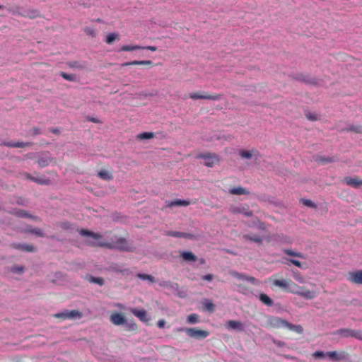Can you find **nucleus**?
I'll return each instance as SVG.
<instances>
[{
    "mask_svg": "<svg viewBox=\"0 0 362 362\" xmlns=\"http://www.w3.org/2000/svg\"><path fill=\"white\" fill-rule=\"evenodd\" d=\"M79 234L82 236H88L95 240H88L87 245L91 247H105L108 249H117L122 251L129 252L132 251L131 247L128 245L127 240L124 238H119L114 243H107L100 240L103 236L100 233H94L88 230L81 229Z\"/></svg>",
    "mask_w": 362,
    "mask_h": 362,
    "instance_id": "obj_1",
    "label": "nucleus"
},
{
    "mask_svg": "<svg viewBox=\"0 0 362 362\" xmlns=\"http://www.w3.org/2000/svg\"><path fill=\"white\" fill-rule=\"evenodd\" d=\"M289 286L288 292L294 293L303 297L305 299L312 300L315 298L317 293L314 291H310L305 287L299 286L294 283L291 279L289 280Z\"/></svg>",
    "mask_w": 362,
    "mask_h": 362,
    "instance_id": "obj_2",
    "label": "nucleus"
},
{
    "mask_svg": "<svg viewBox=\"0 0 362 362\" xmlns=\"http://www.w3.org/2000/svg\"><path fill=\"white\" fill-rule=\"evenodd\" d=\"M176 330L178 332H185L189 337L197 340L204 339L209 335V332L208 330L199 329L196 327H180Z\"/></svg>",
    "mask_w": 362,
    "mask_h": 362,
    "instance_id": "obj_3",
    "label": "nucleus"
},
{
    "mask_svg": "<svg viewBox=\"0 0 362 362\" xmlns=\"http://www.w3.org/2000/svg\"><path fill=\"white\" fill-rule=\"evenodd\" d=\"M334 335H337L340 338L353 337L362 341V330L352 329L349 328H341L337 329L333 332Z\"/></svg>",
    "mask_w": 362,
    "mask_h": 362,
    "instance_id": "obj_4",
    "label": "nucleus"
},
{
    "mask_svg": "<svg viewBox=\"0 0 362 362\" xmlns=\"http://www.w3.org/2000/svg\"><path fill=\"white\" fill-rule=\"evenodd\" d=\"M189 97L193 100L197 99H206L211 100H219L222 98V95L221 94H209L204 91L192 93L189 94Z\"/></svg>",
    "mask_w": 362,
    "mask_h": 362,
    "instance_id": "obj_5",
    "label": "nucleus"
},
{
    "mask_svg": "<svg viewBox=\"0 0 362 362\" xmlns=\"http://www.w3.org/2000/svg\"><path fill=\"white\" fill-rule=\"evenodd\" d=\"M197 157L203 158L204 160V165L210 168L214 166L220 160L219 156L217 154L211 153L199 154Z\"/></svg>",
    "mask_w": 362,
    "mask_h": 362,
    "instance_id": "obj_6",
    "label": "nucleus"
},
{
    "mask_svg": "<svg viewBox=\"0 0 362 362\" xmlns=\"http://www.w3.org/2000/svg\"><path fill=\"white\" fill-rule=\"evenodd\" d=\"M229 211L233 214H242L247 217H250L253 215L252 211L250 210L249 206L245 204L244 206H232L230 207Z\"/></svg>",
    "mask_w": 362,
    "mask_h": 362,
    "instance_id": "obj_7",
    "label": "nucleus"
},
{
    "mask_svg": "<svg viewBox=\"0 0 362 362\" xmlns=\"http://www.w3.org/2000/svg\"><path fill=\"white\" fill-rule=\"evenodd\" d=\"M326 356H327L330 360L338 362L346 358L347 354L344 351H327L326 353Z\"/></svg>",
    "mask_w": 362,
    "mask_h": 362,
    "instance_id": "obj_8",
    "label": "nucleus"
},
{
    "mask_svg": "<svg viewBox=\"0 0 362 362\" xmlns=\"http://www.w3.org/2000/svg\"><path fill=\"white\" fill-rule=\"evenodd\" d=\"M347 279L353 284H362V270L349 272Z\"/></svg>",
    "mask_w": 362,
    "mask_h": 362,
    "instance_id": "obj_9",
    "label": "nucleus"
},
{
    "mask_svg": "<svg viewBox=\"0 0 362 362\" xmlns=\"http://www.w3.org/2000/svg\"><path fill=\"white\" fill-rule=\"evenodd\" d=\"M129 312L132 313L134 316L139 318V320L143 322H147L149 319L147 317V313L144 309H137L134 308H130L129 309Z\"/></svg>",
    "mask_w": 362,
    "mask_h": 362,
    "instance_id": "obj_10",
    "label": "nucleus"
},
{
    "mask_svg": "<svg viewBox=\"0 0 362 362\" xmlns=\"http://www.w3.org/2000/svg\"><path fill=\"white\" fill-rule=\"evenodd\" d=\"M287 322L286 320L279 317H273L269 320V326L273 328L286 327Z\"/></svg>",
    "mask_w": 362,
    "mask_h": 362,
    "instance_id": "obj_11",
    "label": "nucleus"
},
{
    "mask_svg": "<svg viewBox=\"0 0 362 362\" xmlns=\"http://www.w3.org/2000/svg\"><path fill=\"white\" fill-rule=\"evenodd\" d=\"M24 177L25 179L27 180H31L34 182H36L37 184H40V185H49L50 183V180L48 178H46L45 177H34L33 175H31L30 174L28 173H25L23 174Z\"/></svg>",
    "mask_w": 362,
    "mask_h": 362,
    "instance_id": "obj_12",
    "label": "nucleus"
},
{
    "mask_svg": "<svg viewBox=\"0 0 362 362\" xmlns=\"http://www.w3.org/2000/svg\"><path fill=\"white\" fill-rule=\"evenodd\" d=\"M110 322L115 325H122L125 323V317L120 313H113L110 317Z\"/></svg>",
    "mask_w": 362,
    "mask_h": 362,
    "instance_id": "obj_13",
    "label": "nucleus"
},
{
    "mask_svg": "<svg viewBox=\"0 0 362 362\" xmlns=\"http://www.w3.org/2000/svg\"><path fill=\"white\" fill-rule=\"evenodd\" d=\"M8 11H9V12H11V13H12L13 14H19V15H21L22 16L28 17V18H35L39 16V11L37 10H35V9L28 10V11H25L23 13H19L18 11L17 8L16 9L8 8Z\"/></svg>",
    "mask_w": 362,
    "mask_h": 362,
    "instance_id": "obj_14",
    "label": "nucleus"
},
{
    "mask_svg": "<svg viewBox=\"0 0 362 362\" xmlns=\"http://www.w3.org/2000/svg\"><path fill=\"white\" fill-rule=\"evenodd\" d=\"M231 274H232L233 276H234L235 278H236V279H238L239 280L247 281L250 282L252 284H258V280L257 279H255V277H253V276H247V275L244 274L238 273L237 272H233L231 273Z\"/></svg>",
    "mask_w": 362,
    "mask_h": 362,
    "instance_id": "obj_15",
    "label": "nucleus"
},
{
    "mask_svg": "<svg viewBox=\"0 0 362 362\" xmlns=\"http://www.w3.org/2000/svg\"><path fill=\"white\" fill-rule=\"evenodd\" d=\"M226 327L228 329H234L239 332L244 330L243 322L238 320H228L226 322Z\"/></svg>",
    "mask_w": 362,
    "mask_h": 362,
    "instance_id": "obj_16",
    "label": "nucleus"
},
{
    "mask_svg": "<svg viewBox=\"0 0 362 362\" xmlns=\"http://www.w3.org/2000/svg\"><path fill=\"white\" fill-rule=\"evenodd\" d=\"M289 280L290 279H271L272 281V284L276 287L281 288V289L288 292V286H289Z\"/></svg>",
    "mask_w": 362,
    "mask_h": 362,
    "instance_id": "obj_17",
    "label": "nucleus"
},
{
    "mask_svg": "<svg viewBox=\"0 0 362 362\" xmlns=\"http://www.w3.org/2000/svg\"><path fill=\"white\" fill-rule=\"evenodd\" d=\"M344 180L347 185L351 186L354 188H358L362 185V180L359 179L358 177H346Z\"/></svg>",
    "mask_w": 362,
    "mask_h": 362,
    "instance_id": "obj_18",
    "label": "nucleus"
},
{
    "mask_svg": "<svg viewBox=\"0 0 362 362\" xmlns=\"http://www.w3.org/2000/svg\"><path fill=\"white\" fill-rule=\"evenodd\" d=\"M11 247L16 250L25 252H35V248L33 245L13 243Z\"/></svg>",
    "mask_w": 362,
    "mask_h": 362,
    "instance_id": "obj_19",
    "label": "nucleus"
},
{
    "mask_svg": "<svg viewBox=\"0 0 362 362\" xmlns=\"http://www.w3.org/2000/svg\"><path fill=\"white\" fill-rule=\"evenodd\" d=\"M132 65H148L153 66V63L151 60H141V61H132L129 62H124L122 64V66H127Z\"/></svg>",
    "mask_w": 362,
    "mask_h": 362,
    "instance_id": "obj_20",
    "label": "nucleus"
},
{
    "mask_svg": "<svg viewBox=\"0 0 362 362\" xmlns=\"http://www.w3.org/2000/svg\"><path fill=\"white\" fill-rule=\"evenodd\" d=\"M3 144L8 147H12V148H24L26 146H30L32 145V143L30 142H4Z\"/></svg>",
    "mask_w": 362,
    "mask_h": 362,
    "instance_id": "obj_21",
    "label": "nucleus"
},
{
    "mask_svg": "<svg viewBox=\"0 0 362 362\" xmlns=\"http://www.w3.org/2000/svg\"><path fill=\"white\" fill-rule=\"evenodd\" d=\"M180 256L186 262H196L197 257L189 251H184L181 252Z\"/></svg>",
    "mask_w": 362,
    "mask_h": 362,
    "instance_id": "obj_22",
    "label": "nucleus"
},
{
    "mask_svg": "<svg viewBox=\"0 0 362 362\" xmlns=\"http://www.w3.org/2000/svg\"><path fill=\"white\" fill-rule=\"evenodd\" d=\"M229 193L234 195L250 194V192L241 186L230 189Z\"/></svg>",
    "mask_w": 362,
    "mask_h": 362,
    "instance_id": "obj_23",
    "label": "nucleus"
},
{
    "mask_svg": "<svg viewBox=\"0 0 362 362\" xmlns=\"http://www.w3.org/2000/svg\"><path fill=\"white\" fill-rule=\"evenodd\" d=\"M98 177L103 180H112L113 179V176L111 172L107 170H101L98 173Z\"/></svg>",
    "mask_w": 362,
    "mask_h": 362,
    "instance_id": "obj_24",
    "label": "nucleus"
},
{
    "mask_svg": "<svg viewBox=\"0 0 362 362\" xmlns=\"http://www.w3.org/2000/svg\"><path fill=\"white\" fill-rule=\"evenodd\" d=\"M286 328L288 329L289 330L293 331L298 334H302L303 332V328L301 325H293L288 322H287Z\"/></svg>",
    "mask_w": 362,
    "mask_h": 362,
    "instance_id": "obj_25",
    "label": "nucleus"
},
{
    "mask_svg": "<svg viewBox=\"0 0 362 362\" xmlns=\"http://www.w3.org/2000/svg\"><path fill=\"white\" fill-rule=\"evenodd\" d=\"M191 204L190 201L188 200H182V199H175L174 201H172L169 204V207H173L175 206H189Z\"/></svg>",
    "mask_w": 362,
    "mask_h": 362,
    "instance_id": "obj_26",
    "label": "nucleus"
},
{
    "mask_svg": "<svg viewBox=\"0 0 362 362\" xmlns=\"http://www.w3.org/2000/svg\"><path fill=\"white\" fill-rule=\"evenodd\" d=\"M255 152L257 153V151L254 149H252V151L242 150L239 152V155L243 158L250 159L252 157L254 153H255Z\"/></svg>",
    "mask_w": 362,
    "mask_h": 362,
    "instance_id": "obj_27",
    "label": "nucleus"
},
{
    "mask_svg": "<svg viewBox=\"0 0 362 362\" xmlns=\"http://www.w3.org/2000/svg\"><path fill=\"white\" fill-rule=\"evenodd\" d=\"M124 325H125V330L129 332H134L138 329L137 325L134 321L127 322L125 320V323Z\"/></svg>",
    "mask_w": 362,
    "mask_h": 362,
    "instance_id": "obj_28",
    "label": "nucleus"
},
{
    "mask_svg": "<svg viewBox=\"0 0 362 362\" xmlns=\"http://www.w3.org/2000/svg\"><path fill=\"white\" fill-rule=\"evenodd\" d=\"M259 300L265 305L272 306L273 305L272 300L265 293H261L259 295Z\"/></svg>",
    "mask_w": 362,
    "mask_h": 362,
    "instance_id": "obj_29",
    "label": "nucleus"
},
{
    "mask_svg": "<svg viewBox=\"0 0 362 362\" xmlns=\"http://www.w3.org/2000/svg\"><path fill=\"white\" fill-rule=\"evenodd\" d=\"M283 252H284L285 254H286V255H289V256L297 257H300V258H303V259H305V255H304L303 253H301V252H295V251H293V250H289V249H284V250H283Z\"/></svg>",
    "mask_w": 362,
    "mask_h": 362,
    "instance_id": "obj_30",
    "label": "nucleus"
},
{
    "mask_svg": "<svg viewBox=\"0 0 362 362\" xmlns=\"http://www.w3.org/2000/svg\"><path fill=\"white\" fill-rule=\"evenodd\" d=\"M143 47L139 45H123L120 48V51L122 52H129V51H134L137 49H142Z\"/></svg>",
    "mask_w": 362,
    "mask_h": 362,
    "instance_id": "obj_31",
    "label": "nucleus"
},
{
    "mask_svg": "<svg viewBox=\"0 0 362 362\" xmlns=\"http://www.w3.org/2000/svg\"><path fill=\"white\" fill-rule=\"evenodd\" d=\"M69 319L81 318L82 313L77 310H67Z\"/></svg>",
    "mask_w": 362,
    "mask_h": 362,
    "instance_id": "obj_32",
    "label": "nucleus"
},
{
    "mask_svg": "<svg viewBox=\"0 0 362 362\" xmlns=\"http://www.w3.org/2000/svg\"><path fill=\"white\" fill-rule=\"evenodd\" d=\"M244 238L247 240H250L251 241H253L255 243H260L262 241V238H261L259 235H245Z\"/></svg>",
    "mask_w": 362,
    "mask_h": 362,
    "instance_id": "obj_33",
    "label": "nucleus"
},
{
    "mask_svg": "<svg viewBox=\"0 0 362 362\" xmlns=\"http://www.w3.org/2000/svg\"><path fill=\"white\" fill-rule=\"evenodd\" d=\"M119 35L115 33H112L107 35L105 39V42L107 44H112L115 40H119Z\"/></svg>",
    "mask_w": 362,
    "mask_h": 362,
    "instance_id": "obj_34",
    "label": "nucleus"
},
{
    "mask_svg": "<svg viewBox=\"0 0 362 362\" xmlns=\"http://www.w3.org/2000/svg\"><path fill=\"white\" fill-rule=\"evenodd\" d=\"M59 75L63 78H64L65 80L69 81H77L76 76L74 74H67L65 72H61L59 74Z\"/></svg>",
    "mask_w": 362,
    "mask_h": 362,
    "instance_id": "obj_35",
    "label": "nucleus"
},
{
    "mask_svg": "<svg viewBox=\"0 0 362 362\" xmlns=\"http://www.w3.org/2000/svg\"><path fill=\"white\" fill-rule=\"evenodd\" d=\"M187 322L189 324H195L199 322V315L196 313L191 314L187 316Z\"/></svg>",
    "mask_w": 362,
    "mask_h": 362,
    "instance_id": "obj_36",
    "label": "nucleus"
},
{
    "mask_svg": "<svg viewBox=\"0 0 362 362\" xmlns=\"http://www.w3.org/2000/svg\"><path fill=\"white\" fill-rule=\"evenodd\" d=\"M155 136V134L153 132H143L139 134L137 136L139 139H153Z\"/></svg>",
    "mask_w": 362,
    "mask_h": 362,
    "instance_id": "obj_37",
    "label": "nucleus"
},
{
    "mask_svg": "<svg viewBox=\"0 0 362 362\" xmlns=\"http://www.w3.org/2000/svg\"><path fill=\"white\" fill-rule=\"evenodd\" d=\"M347 131L362 134V125H351L347 129Z\"/></svg>",
    "mask_w": 362,
    "mask_h": 362,
    "instance_id": "obj_38",
    "label": "nucleus"
},
{
    "mask_svg": "<svg viewBox=\"0 0 362 362\" xmlns=\"http://www.w3.org/2000/svg\"><path fill=\"white\" fill-rule=\"evenodd\" d=\"M138 278L142 280H148L151 282H154L155 279L152 275L150 274H137Z\"/></svg>",
    "mask_w": 362,
    "mask_h": 362,
    "instance_id": "obj_39",
    "label": "nucleus"
},
{
    "mask_svg": "<svg viewBox=\"0 0 362 362\" xmlns=\"http://www.w3.org/2000/svg\"><path fill=\"white\" fill-rule=\"evenodd\" d=\"M293 278L295 279V280H296L300 284L305 283L304 277L298 271L293 272Z\"/></svg>",
    "mask_w": 362,
    "mask_h": 362,
    "instance_id": "obj_40",
    "label": "nucleus"
},
{
    "mask_svg": "<svg viewBox=\"0 0 362 362\" xmlns=\"http://www.w3.org/2000/svg\"><path fill=\"white\" fill-rule=\"evenodd\" d=\"M16 215L19 217H30L35 220H38L37 217L29 216L28 214L27 213V211H25L24 210H19V211H16Z\"/></svg>",
    "mask_w": 362,
    "mask_h": 362,
    "instance_id": "obj_41",
    "label": "nucleus"
},
{
    "mask_svg": "<svg viewBox=\"0 0 362 362\" xmlns=\"http://www.w3.org/2000/svg\"><path fill=\"white\" fill-rule=\"evenodd\" d=\"M84 32L86 35L92 37H95L97 35V32L93 28L87 27L84 28Z\"/></svg>",
    "mask_w": 362,
    "mask_h": 362,
    "instance_id": "obj_42",
    "label": "nucleus"
},
{
    "mask_svg": "<svg viewBox=\"0 0 362 362\" xmlns=\"http://www.w3.org/2000/svg\"><path fill=\"white\" fill-rule=\"evenodd\" d=\"M90 281L93 282V283H95L100 286H103L104 284V280H103V279H102L100 277L90 276Z\"/></svg>",
    "mask_w": 362,
    "mask_h": 362,
    "instance_id": "obj_43",
    "label": "nucleus"
},
{
    "mask_svg": "<svg viewBox=\"0 0 362 362\" xmlns=\"http://www.w3.org/2000/svg\"><path fill=\"white\" fill-rule=\"evenodd\" d=\"M301 202L303 203V205L307 206L310 208H316L317 207L316 204H315L310 199H303L301 200Z\"/></svg>",
    "mask_w": 362,
    "mask_h": 362,
    "instance_id": "obj_44",
    "label": "nucleus"
},
{
    "mask_svg": "<svg viewBox=\"0 0 362 362\" xmlns=\"http://www.w3.org/2000/svg\"><path fill=\"white\" fill-rule=\"evenodd\" d=\"M37 163L41 168L46 167L49 163V159L39 158L37 160Z\"/></svg>",
    "mask_w": 362,
    "mask_h": 362,
    "instance_id": "obj_45",
    "label": "nucleus"
},
{
    "mask_svg": "<svg viewBox=\"0 0 362 362\" xmlns=\"http://www.w3.org/2000/svg\"><path fill=\"white\" fill-rule=\"evenodd\" d=\"M214 304L209 300H206V303H204L205 309L210 312H213L214 310Z\"/></svg>",
    "mask_w": 362,
    "mask_h": 362,
    "instance_id": "obj_46",
    "label": "nucleus"
},
{
    "mask_svg": "<svg viewBox=\"0 0 362 362\" xmlns=\"http://www.w3.org/2000/svg\"><path fill=\"white\" fill-rule=\"evenodd\" d=\"M28 232H30L31 233H33V234H35V235H37L39 237H43L44 236V234H43L42 231L40 228L30 229V230H28Z\"/></svg>",
    "mask_w": 362,
    "mask_h": 362,
    "instance_id": "obj_47",
    "label": "nucleus"
},
{
    "mask_svg": "<svg viewBox=\"0 0 362 362\" xmlns=\"http://www.w3.org/2000/svg\"><path fill=\"white\" fill-rule=\"evenodd\" d=\"M54 317H57V318H61L63 320L69 319L67 310L62 312V313H57L54 315Z\"/></svg>",
    "mask_w": 362,
    "mask_h": 362,
    "instance_id": "obj_48",
    "label": "nucleus"
},
{
    "mask_svg": "<svg viewBox=\"0 0 362 362\" xmlns=\"http://www.w3.org/2000/svg\"><path fill=\"white\" fill-rule=\"evenodd\" d=\"M313 356L315 358H321L326 356V353H324L322 351H317L313 354Z\"/></svg>",
    "mask_w": 362,
    "mask_h": 362,
    "instance_id": "obj_49",
    "label": "nucleus"
},
{
    "mask_svg": "<svg viewBox=\"0 0 362 362\" xmlns=\"http://www.w3.org/2000/svg\"><path fill=\"white\" fill-rule=\"evenodd\" d=\"M23 271H24V267H20V266H16H16H13L11 268V272H13V273L21 274Z\"/></svg>",
    "mask_w": 362,
    "mask_h": 362,
    "instance_id": "obj_50",
    "label": "nucleus"
},
{
    "mask_svg": "<svg viewBox=\"0 0 362 362\" xmlns=\"http://www.w3.org/2000/svg\"><path fill=\"white\" fill-rule=\"evenodd\" d=\"M287 260L295 266L299 268H303V264L300 261L293 259H288Z\"/></svg>",
    "mask_w": 362,
    "mask_h": 362,
    "instance_id": "obj_51",
    "label": "nucleus"
},
{
    "mask_svg": "<svg viewBox=\"0 0 362 362\" xmlns=\"http://www.w3.org/2000/svg\"><path fill=\"white\" fill-rule=\"evenodd\" d=\"M305 116H306L307 119L310 121H316L318 119L317 115H315L314 113L309 112V113H307L305 115Z\"/></svg>",
    "mask_w": 362,
    "mask_h": 362,
    "instance_id": "obj_52",
    "label": "nucleus"
},
{
    "mask_svg": "<svg viewBox=\"0 0 362 362\" xmlns=\"http://www.w3.org/2000/svg\"><path fill=\"white\" fill-rule=\"evenodd\" d=\"M168 235L173 237L182 238V232L170 231L168 233Z\"/></svg>",
    "mask_w": 362,
    "mask_h": 362,
    "instance_id": "obj_53",
    "label": "nucleus"
},
{
    "mask_svg": "<svg viewBox=\"0 0 362 362\" xmlns=\"http://www.w3.org/2000/svg\"><path fill=\"white\" fill-rule=\"evenodd\" d=\"M317 161L322 163H328V162H332L333 161V160L330 158H323V157H320L317 159Z\"/></svg>",
    "mask_w": 362,
    "mask_h": 362,
    "instance_id": "obj_54",
    "label": "nucleus"
},
{
    "mask_svg": "<svg viewBox=\"0 0 362 362\" xmlns=\"http://www.w3.org/2000/svg\"><path fill=\"white\" fill-rule=\"evenodd\" d=\"M165 320L164 319L159 320L157 322V325L159 328L163 329L165 325Z\"/></svg>",
    "mask_w": 362,
    "mask_h": 362,
    "instance_id": "obj_55",
    "label": "nucleus"
},
{
    "mask_svg": "<svg viewBox=\"0 0 362 362\" xmlns=\"http://www.w3.org/2000/svg\"><path fill=\"white\" fill-rule=\"evenodd\" d=\"M273 342H274V344H276L277 346H279V347H282V346H285V342H284L282 341H279V340H276V339H274Z\"/></svg>",
    "mask_w": 362,
    "mask_h": 362,
    "instance_id": "obj_56",
    "label": "nucleus"
},
{
    "mask_svg": "<svg viewBox=\"0 0 362 362\" xmlns=\"http://www.w3.org/2000/svg\"><path fill=\"white\" fill-rule=\"evenodd\" d=\"M214 276L211 274H206L202 276V279L211 281L213 279Z\"/></svg>",
    "mask_w": 362,
    "mask_h": 362,
    "instance_id": "obj_57",
    "label": "nucleus"
},
{
    "mask_svg": "<svg viewBox=\"0 0 362 362\" xmlns=\"http://www.w3.org/2000/svg\"><path fill=\"white\" fill-rule=\"evenodd\" d=\"M142 49H148V50H151L152 52H155L157 50V47L155 46H146V47H143Z\"/></svg>",
    "mask_w": 362,
    "mask_h": 362,
    "instance_id": "obj_58",
    "label": "nucleus"
},
{
    "mask_svg": "<svg viewBox=\"0 0 362 362\" xmlns=\"http://www.w3.org/2000/svg\"><path fill=\"white\" fill-rule=\"evenodd\" d=\"M194 237L192 234L187 233H182V238L192 239Z\"/></svg>",
    "mask_w": 362,
    "mask_h": 362,
    "instance_id": "obj_59",
    "label": "nucleus"
},
{
    "mask_svg": "<svg viewBox=\"0 0 362 362\" xmlns=\"http://www.w3.org/2000/svg\"><path fill=\"white\" fill-rule=\"evenodd\" d=\"M33 135H37V134H40V129L37 127H34L33 129Z\"/></svg>",
    "mask_w": 362,
    "mask_h": 362,
    "instance_id": "obj_60",
    "label": "nucleus"
},
{
    "mask_svg": "<svg viewBox=\"0 0 362 362\" xmlns=\"http://www.w3.org/2000/svg\"><path fill=\"white\" fill-rule=\"evenodd\" d=\"M89 120L93 122H94V123H98L99 122V121L97 119H95V118H90V119H89Z\"/></svg>",
    "mask_w": 362,
    "mask_h": 362,
    "instance_id": "obj_61",
    "label": "nucleus"
},
{
    "mask_svg": "<svg viewBox=\"0 0 362 362\" xmlns=\"http://www.w3.org/2000/svg\"><path fill=\"white\" fill-rule=\"evenodd\" d=\"M199 263H200L201 264H205V259H204V258H201V259H199Z\"/></svg>",
    "mask_w": 362,
    "mask_h": 362,
    "instance_id": "obj_62",
    "label": "nucleus"
},
{
    "mask_svg": "<svg viewBox=\"0 0 362 362\" xmlns=\"http://www.w3.org/2000/svg\"><path fill=\"white\" fill-rule=\"evenodd\" d=\"M119 308H122L123 307V305L122 304H118L117 305Z\"/></svg>",
    "mask_w": 362,
    "mask_h": 362,
    "instance_id": "obj_63",
    "label": "nucleus"
},
{
    "mask_svg": "<svg viewBox=\"0 0 362 362\" xmlns=\"http://www.w3.org/2000/svg\"><path fill=\"white\" fill-rule=\"evenodd\" d=\"M54 133H57V130H54L53 131Z\"/></svg>",
    "mask_w": 362,
    "mask_h": 362,
    "instance_id": "obj_64",
    "label": "nucleus"
}]
</instances>
